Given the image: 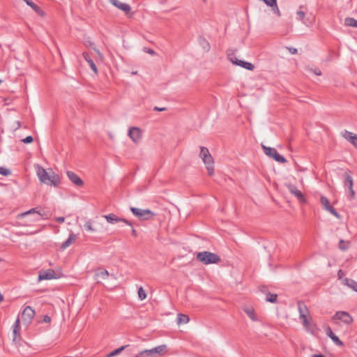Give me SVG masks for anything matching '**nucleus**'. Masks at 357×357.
<instances>
[{
	"mask_svg": "<svg viewBox=\"0 0 357 357\" xmlns=\"http://www.w3.org/2000/svg\"><path fill=\"white\" fill-rule=\"evenodd\" d=\"M199 157L205 164L208 175L213 176L214 174V160L206 147L200 146Z\"/></svg>",
	"mask_w": 357,
	"mask_h": 357,
	"instance_id": "obj_1",
	"label": "nucleus"
},
{
	"mask_svg": "<svg viewBox=\"0 0 357 357\" xmlns=\"http://www.w3.org/2000/svg\"><path fill=\"white\" fill-rule=\"evenodd\" d=\"M196 258L199 261L205 265L218 264L221 261L219 255L208 251L198 252Z\"/></svg>",
	"mask_w": 357,
	"mask_h": 357,
	"instance_id": "obj_2",
	"label": "nucleus"
},
{
	"mask_svg": "<svg viewBox=\"0 0 357 357\" xmlns=\"http://www.w3.org/2000/svg\"><path fill=\"white\" fill-rule=\"evenodd\" d=\"M167 351V345L162 344L151 349H145L140 351V356H144L145 357L161 356L165 355Z\"/></svg>",
	"mask_w": 357,
	"mask_h": 357,
	"instance_id": "obj_3",
	"label": "nucleus"
},
{
	"mask_svg": "<svg viewBox=\"0 0 357 357\" xmlns=\"http://www.w3.org/2000/svg\"><path fill=\"white\" fill-rule=\"evenodd\" d=\"M344 186L348 188L349 195L348 198L352 200L355 198V192L353 189L354 180L351 176V172L347 170L343 174Z\"/></svg>",
	"mask_w": 357,
	"mask_h": 357,
	"instance_id": "obj_4",
	"label": "nucleus"
},
{
	"mask_svg": "<svg viewBox=\"0 0 357 357\" xmlns=\"http://www.w3.org/2000/svg\"><path fill=\"white\" fill-rule=\"evenodd\" d=\"M132 214L140 220H149L155 216V213L149 209H141L135 207H130Z\"/></svg>",
	"mask_w": 357,
	"mask_h": 357,
	"instance_id": "obj_5",
	"label": "nucleus"
},
{
	"mask_svg": "<svg viewBox=\"0 0 357 357\" xmlns=\"http://www.w3.org/2000/svg\"><path fill=\"white\" fill-rule=\"evenodd\" d=\"M264 152L266 155L282 164H284L287 162V159L280 153L275 148L268 147L265 145H261Z\"/></svg>",
	"mask_w": 357,
	"mask_h": 357,
	"instance_id": "obj_6",
	"label": "nucleus"
},
{
	"mask_svg": "<svg viewBox=\"0 0 357 357\" xmlns=\"http://www.w3.org/2000/svg\"><path fill=\"white\" fill-rule=\"evenodd\" d=\"M333 320H340L343 323L346 324H351L354 319L347 312L344 311H338L333 316Z\"/></svg>",
	"mask_w": 357,
	"mask_h": 357,
	"instance_id": "obj_7",
	"label": "nucleus"
},
{
	"mask_svg": "<svg viewBox=\"0 0 357 357\" xmlns=\"http://www.w3.org/2000/svg\"><path fill=\"white\" fill-rule=\"evenodd\" d=\"M320 202L326 211L330 212L338 219L341 218V215L339 214V213L331 205L330 202L326 197L321 196L320 198Z\"/></svg>",
	"mask_w": 357,
	"mask_h": 357,
	"instance_id": "obj_8",
	"label": "nucleus"
},
{
	"mask_svg": "<svg viewBox=\"0 0 357 357\" xmlns=\"http://www.w3.org/2000/svg\"><path fill=\"white\" fill-rule=\"evenodd\" d=\"M107 222L109 224H116L120 222L126 223L127 225L132 226V223L127 219L119 218L114 213L103 215Z\"/></svg>",
	"mask_w": 357,
	"mask_h": 357,
	"instance_id": "obj_9",
	"label": "nucleus"
},
{
	"mask_svg": "<svg viewBox=\"0 0 357 357\" xmlns=\"http://www.w3.org/2000/svg\"><path fill=\"white\" fill-rule=\"evenodd\" d=\"M36 314L35 310L30 306H26L22 313V319L24 323L29 324Z\"/></svg>",
	"mask_w": 357,
	"mask_h": 357,
	"instance_id": "obj_10",
	"label": "nucleus"
},
{
	"mask_svg": "<svg viewBox=\"0 0 357 357\" xmlns=\"http://www.w3.org/2000/svg\"><path fill=\"white\" fill-rule=\"evenodd\" d=\"M58 277L55 271L53 269H47L46 271H41L38 275V280L41 281L43 280H52L56 279Z\"/></svg>",
	"mask_w": 357,
	"mask_h": 357,
	"instance_id": "obj_11",
	"label": "nucleus"
},
{
	"mask_svg": "<svg viewBox=\"0 0 357 357\" xmlns=\"http://www.w3.org/2000/svg\"><path fill=\"white\" fill-rule=\"evenodd\" d=\"M287 187L289 191L292 195H295V197H296V198L298 199V200L300 202H301V203L306 202V199H305L303 194L299 190H298L295 185H294L292 184H287Z\"/></svg>",
	"mask_w": 357,
	"mask_h": 357,
	"instance_id": "obj_12",
	"label": "nucleus"
},
{
	"mask_svg": "<svg viewBox=\"0 0 357 357\" xmlns=\"http://www.w3.org/2000/svg\"><path fill=\"white\" fill-rule=\"evenodd\" d=\"M128 136L134 142L137 143L142 138V130L137 127H132L128 130Z\"/></svg>",
	"mask_w": 357,
	"mask_h": 357,
	"instance_id": "obj_13",
	"label": "nucleus"
},
{
	"mask_svg": "<svg viewBox=\"0 0 357 357\" xmlns=\"http://www.w3.org/2000/svg\"><path fill=\"white\" fill-rule=\"evenodd\" d=\"M112 4L117 8L121 10L125 13L127 16H132L131 7L129 4L126 3H121L118 0H114Z\"/></svg>",
	"mask_w": 357,
	"mask_h": 357,
	"instance_id": "obj_14",
	"label": "nucleus"
},
{
	"mask_svg": "<svg viewBox=\"0 0 357 357\" xmlns=\"http://www.w3.org/2000/svg\"><path fill=\"white\" fill-rule=\"evenodd\" d=\"M68 178L70 181L76 186L81 187L84 185V182L82 178L75 172L68 171L66 172Z\"/></svg>",
	"mask_w": 357,
	"mask_h": 357,
	"instance_id": "obj_15",
	"label": "nucleus"
},
{
	"mask_svg": "<svg viewBox=\"0 0 357 357\" xmlns=\"http://www.w3.org/2000/svg\"><path fill=\"white\" fill-rule=\"evenodd\" d=\"M342 137L349 142L351 144L354 145L355 148L357 149V135L354 134L353 132L348 131L347 130H344L342 133Z\"/></svg>",
	"mask_w": 357,
	"mask_h": 357,
	"instance_id": "obj_16",
	"label": "nucleus"
},
{
	"mask_svg": "<svg viewBox=\"0 0 357 357\" xmlns=\"http://www.w3.org/2000/svg\"><path fill=\"white\" fill-rule=\"evenodd\" d=\"M20 321L19 317L15 320L13 325V341L15 342H19L20 341Z\"/></svg>",
	"mask_w": 357,
	"mask_h": 357,
	"instance_id": "obj_17",
	"label": "nucleus"
},
{
	"mask_svg": "<svg viewBox=\"0 0 357 357\" xmlns=\"http://www.w3.org/2000/svg\"><path fill=\"white\" fill-rule=\"evenodd\" d=\"M326 335L333 340V342L337 346L343 347L344 343L340 338L335 335L330 326H327L325 329Z\"/></svg>",
	"mask_w": 357,
	"mask_h": 357,
	"instance_id": "obj_18",
	"label": "nucleus"
},
{
	"mask_svg": "<svg viewBox=\"0 0 357 357\" xmlns=\"http://www.w3.org/2000/svg\"><path fill=\"white\" fill-rule=\"evenodd\" d=\"M297 305L299 312V318L307 317L310 314L309 310L303 301H298Z\"/></svg>",
	"mask_w": 357,
	"mask_h": 357,
	"instance_id": "obj_19",
	"label": "nucleus"
},
{
	"mask_svg": "<svg viewBox=\"0 0 357 357\" xmlns=\"http://www.w3.org/2000/svg\"><path fill=\"white\" fill-rule=\"evenodd\" d=\"M31 214L36 215V217L33 220V221L37 222V221L40 220L41 213L38 211L36 210V208H31L24 213H21L20 215H19V217L24 218V217H26V216H27L29 215H31Z\"/></svg>",
	"mask_w": 357,
	"mask_h": 357,
	"instance_id": "obj_20",
	"label": "nucleus"
},
{
	"mask_svg": "<svg viewBox=\"0 0 357 357\" xmlns=\"http://www.w3.org/2000/svg\"><path fill=\"white\" fill-rule=\"evenodd\" d=\"M38 176L40 179V181L42 183H47L50 174L43 167H39L37 171Z\"/></svg>",
	"mask_w": 357,
	"mask_h": 357,
	"instance_id": "obj_21",
	"label": "nucleus"
},
{
	"mask_svg": "<svg viewBox=\"0 0 357 357\" xmlns=\"http://www.w3.org/2000/svg\"><path fill=\"white\" fill-rule=\"evenodd\" d=\"M77 238V236L71 232L69 237L60 246V249L61 250H64L67 248H68Z\"/></svg>",
	"mask_w": 357,
	"mask_h": 357,
	"instance_id": "obj_22",
	"label": "nucleus"
},
{
	"mask_svg": "<svg viewBox=\"0 0 357 357\" xmlns=\"http://www.w3.org/2000/svg\"><path fill=\"white\" fill-rule=\"evenodd\" d=\"M28 6H29L38 15L44 16V11L36 5L32 0H23Z\"/></svg>",
	"mask_w": 357,
	"mask_h": 357,
	"instance_id": "obj_23",
	"label": "nucleus"
},
{
	"mask_svg": "<svg viewBox=\"0 0 357 357\" xmlns=\"http://www.w3.org/2000/svg\"><path fill=\"white\" fill-rule=\"evenodd\" d=\"M60 183V177L58 174L54 172H52V174H50L47 185L58 186Z\"/></svg>",
	"mask_w": 357,
	"mask_h": 357,
	"instance_id": "obj_24",
	"label": "nucleus"
},
{
	"mask_svg": "<svg viewBox=\"0 0 357 357\" xmlns=\"http://www.w3.org/2000/svg\"><path fill=\"white\" fill-rule=\"evenodd\" d=\"M342 283L349 287V288H351V289H353L354 291H356L357 292V282L352 280V279H350V278H345L344 279L342 280Z\"/></svg>",
	"mask_w": 357,
	"mask_h": 357,
	"instance_id": "obj_25",
	"label": "nucleus"
},
{
	"mask_svg": "<svg viewBox=\"0 0 357 357\" xmlns=\"http://www.w3.org/2000/svg\"><path fill=\"white\" fill-rule=\"evenodd\" d=\"M234 65L239 66L249 70H252L255 68V66L252 63L242 60L235 61Z\"/></svg>",
	"mask_w": 357,
	"mask_h": 357,
	"instance_id": "obj_26",
	"label": "nucleus"
},
{
	"mask_svg": "<svg viewBox=\"0 0 357 357\" xmlns=\"http://www.w3.org/2000/svg\"><path fill=\"white\" fill-rule=\"evenodd\" d=\"M82 56L84 58V59L88 62L93 71L96 73L98 72V68L93 61L89 56V54L87 52H83Z\"/></svg>",
	"mask_w": 357,
	"mask_h": 357,
	"instance_id": "obj_27",
	"label": "nucleus"
},
{
	"mask_svg": "<svg viewBox=\"0 0 357 357\" xmlns=\"http://www.w3.org/2000/svg\"><path fill=\"white\" fill-rule=\"evenodd\" d=\"M129 347V345H123L119 348H117L112 351V352L107 354L106 357H114L119 354H120L123 351Z\"/></svg>",
	"mask_w": 357,
	"mask_h": 357,
	"instance_id": "obj_28",
	"label": "nucleus"
},
{
	"mask_svg": "<svg viewBox=\"0 0 357 357\" xmlns=\"http://www.w3.org/2000/svg\"><path fill=\"white\" fill-rule=\"evenodd\" d=\"M244 312L252 321H256L258 320L253 308L247 307L244 309Z\"/></svg>",
	"mask_w": 357,
	"mask_h": 357,
	"instance_id": "obj_29",
	"label": "nucleus"
},
{
	"mask_svg": "<svg viewBox=\"0 0 357 357\" xmlns=\"http://www.w3.org/2000/svg\"><path fill=\"white\" fill-rule=\"evenodd\" d=\"M190 321L189 317L184 314H178L177 317V324H187Z\"/></svg>",
	"mask_w": 357,
	"mask_h": 357,
	"instance_id": "obj_30",
	"label": "nucleus"
},
{
	"mask_svg": "<svg viewBox=\"0 0 357 357\" xmlns=\"http://www.w3.org/2000/svg\"><path fill=\"white\" fill-rule=\"evenodd\" d=\"M344 24L347 26L357 28V20L353 17H347L344 20Z\"/></svg>",
	"mask_w": 357,
	"mask_h": 357,
	"instance_id": "obj_31",
	"label": "nucleus"
},
{
	"mask_svg": "<svg viewBox=\"0 0 357 357\" xmlns=\"http://www.w3.org/2000/svg\"><path fill=\"white\" fill-rule=\"evenodd\" d=\"M278 294L267 292L266 294V301L269 303H275L277 302Z\"/></svg>",
	"mask_w": 357,
	"mask_h": 357,
	"instance_id": "obj_32",
	"label": "nucleus"
},
{
	"mask_svg": "<svg viewBox=\"0 0 357 357\" xmlns=\"http://www.w3.org/2000/svg\"><path fill=\"white\" fill-rule=\"evenodd\" d=\"M95 276L96 278H100L103 280H105L109 276V273L107 270H100L99 271L96 272L95 274Z\"/></svg>",
	"mask_w": 357,
	"mask_h": 357,
	"instance_id": "obj_33",
	"label": "nucleus"
},
{
	"mask_svg": "<svg viewBox=\"0 0 357 357\" xmlns=\"http://www.w3.org/2000/svg\"><path fill=\"white\" fill-rule=\"evenodd\" d=\"M138 297L141 301L144 300L146 298V294L142 287H140L137 291Z\"/></svg>",
	"mask_w": 357,
	"mask_h": 357,
	"instance_id": "obj_34",
	"label": "nucleus"
},
{
	"mask_svg": "<svg viewBox=\"0 0 357 357\" xmlns=\"http://www.w3.org/2000/svg\"><path fill=\"white\" fill-rule=\"evenodd\" d=\"M92 223L91 220H88L84 225L85 229L87 231H95L96 229L93 227Z\"/></svg>",
	"mask_w": 357,
	"mask_h": 357,
	"instance_id": "obj_35",
	"label": "nucleus"
},
{
	"mask_svg": "<svg viewBox=\"0 0 357 357\" xmlns=\"http://www.w3.org/2000/svg\"><path fill=\"white\" fill-rule=\"evenodd\" d=\"M200 44L206 51H209L210 44L205 38H201Z\"/></svg>",
	"mask_w": 357,
	"mask_h": 357,
	"instance_id": "obj_36",
	"label": "nucleus"
},
{
	"mask_svg": "<svg viewBox=\"0 0 357 357\" xmlns=\"http://www.w3.org/2000/svg\"><path fill=\"white\" fill-rule=\"evenodd\" d=\"M227 58L228 59L233 63L234 64V62L235 61H240L239 59H238L235 55V53L234 52H231V53H228L227 54Z\"/></svg>",
	"mask_w": 357,
	"mask_h": 357,
	"instance_id": "obj_37",
	"label": "nucleus"
},
{
	"mask_svg": "<svg viewBox=\"0 0 357 357\" xmlns=\"http://www.w3.org/2000/svg\"><path fill=\"white\" fill-rule=\"evenodd\" d=\"M0 174L8 176L11 174V171L9 169L5 168L3 167H0Z\"/></svg>",
	"mask_w": 357,
	"mask_h": 357,
	"instance_id": "obj_38",
	"label": "nucleus"
},
{
	"mask_svg": "<svg viewBox=\"0 0 357 357\" xmlns=\"http://www.w3.org/2000/svg\"><path fill=\"white\" fill-rule=\"evenodd\" d=\"M301 8L302 7L300 6V10L297 11L296 14H297V19L298 20L303 21L305 16V13L304 11L301 10Z\"/></svg>",
	"mask_w": 357,
	"mask_h": 357,
	"instance_id": "obj_39",
	"label": "nucleus"
},
{
	"mask_svg": "<svg viewBox=\"0 0 357 357\" xmlns=\"http://www.w3.org/2000/svg\"><path fill=\"white\" fill-rule=\"evenodd\" d=\"M339 248L342 250H346L348 246L346 245V242L343 240H340L339 242Z\"/></svg>",
	"mask_w": 357,
	"mask_h": 357,
	"instance_id": "obj_40",
	"label": "nucleus"
},
{
	"mask_svg": "<svg viewBox=\"0 0 357 357\" xmlns=\"http://www.w3.org/2000/svg\"><path fill=\"white\" fill-rule=\"evenodd\" d=\"M33 138L31 135H29L22 139V142L24 144H30V143L33 142Z\"/></svg>",
	"mask_w": 357,
	"mask_h": 357,
	"instance_id": "obj_41",
	"label": "nucleus"
},
{
	"mask_svg": "<svg viewBox=\"0 0 357 357\" xmlns=\"http://www.w3.org/2000/svg\"><path fill=\"white\" fill-rule=\"evenodd\" d=\"M344 275L345 274H344V271L340 269L338 271V272H337V277H338L339 280H342L344 279L343 277H344Z\"/></svg>",
	"mask_w": 357,
	"mask_h": 357,
	"instance_id": "obj_42",
	"label": "nucleus"
},
{
	"mask_svg": "<svg viewBox=\"0 0 357 357\" xmlns=\"http://www.w3.org/2000/svg\"><path fill=\"white\" fill-rule=\"evenodd\" d=\"M287 48L288 49L289 52L291 54H297V52H298L297 49H296V48H295V47H287Z\"/></svg>",
	"mask_w": 357,
	"mask_h": 357,
	"instance_id": "obj_43",
	"label": "nucleus"
},
{
	"mask_svg": "<svg viewBox=\"0 0 357 357\" xmlns=\"http://www.w3.org/2000/svg\"><path fill=\"white\" fill-rule=\"evenodd\" d=\"M300 319L302 320L303 324L305 326H307L309 325V321H308V320L307 319V317H300Z\"/></svg>",
	"mask_w": 357,
	"mask_h": 357,
	"instance_id": "obj_44",
	"label": "nucleus"
},
{
	"mask_svg": "<svg viewBox=\"0 0 357 357\" xmlns=\"http://www.w3.org/2000/svg\"><path fill=\"white\" fill-rule=\"evenodd\" d=\"M51 321V318L49 315H45L43 317L42 322L44 323H50Z\"/></svg>",
	"mask_w": 357,
	"mask_h": 357,
	"instance_id": "obj_45",
	"label": "nucleus"
},
{
	"mask_svg": "<svg viewBox=\"0 0 357 357\" xmlns=\"http://www.w3.org/2000/svg\"><path fill=\"white\" fill-rule=\"evenodd\" d=\"M153 110L157 111V112H163V111H166L167 108L166 107H159L155 106V107H154Z\"/></svg>",
	"mask_w": 357,
	"mask_h": 357,
	"instance_id": "obj_46",
	"label": "nucleus"
},
{
	"mask_svg": "<svg viewBox=\"0 0 357 357\" xmlns=\"http://www.w3.org/2000/svg\"><path fill=\"white\" fill-rule=\"evenodd\" d=\"M144 51L151 55H155V52H154V50H153L152 49H149V48H145L144 49Z\"/></svg>",
	"mask_w": 357,
	"mask_h": 357,
	"instance_id": "obj_47",
	"label": "nucleus"
},
{
	"mask_svg": "<svg viewBox=\"0 0 357 357\" xmlns=\"http://www.w3.org/2000/svg\"><path fill=\"white\" fill-rule=\"evenodd\" d=\"M56 221L58 223H62L65 221V218L64 217H58L56 218Z\"/></svg>",
	"mask_w": 357,
	"mask_h": 357,
	"instance_id": "obj_48",
	"label": "nucleus"
},
{
	"mask_svg": "<svg viewBox=\"0 0 357 357\" xmlns=\"http://www.w3.org/2000/svg\"><path fill=\"white\" fill-rule=\"evenodd\" d=\"M132 227V235L134 236V237H137V231L134 229L133 227V225L132 226H130Z\"/></svg>",
	"mask_w": 357,
	"mask_h": 357,
	"instance_id": "obj_49",
	"label": "nucleus"
},
{
	"mask_svg": "<svg viewBox=\"0 0 357 357\" xmlns=\"http://www.w3.org/2000/svg\"><path fill=\"white\" fill-rule=\"evenodd\" d=\"M314 73L315 75H321V70H319V69H315V70H314Z\"/></svg>",
	"mask_w": 357,
	"mask_h": 357,
	"instance_id": "obj_50",
	"label": "nucleus"
},
{
	"mask_svg": "<svg viewBox=\"0 0 357 357\" xmlns=\"http://www.w3.org/2000/svg\"><path fill=\"white\" fill-rule=\"evenodd\" d=\"M312 357H325V356L323 354H314L312 356Z\"/></svg>",
	"mask_w": 357,
	"mask_h": 357,
	"instance_id": "obj_51",
	"label": "nucleus"
},
{
	"mask_svg": "<svg viewBox=\"0 0 357 357\" xmlns=\"http://www.w3.org/2000/svg\"><path fill=\"white\" fill-rule=\"evenodd\" d=\"M16 123H17V127L16 128V129H18V128H20V126H21V123H20V121H17Z\"/></svg>",
	"mask_w": 357,
	"mask_h": 357,
	"instance_id": "obj_52",
	"label": "nucleus"
},
{
	"mask_svg": "<svg viewBox=\"0 0 357 357\" xmlns=\"http://www.w3.org/2000/svg\"><path fill=\"white\" fill-rule=\"evenodd\" d=\"M3 295L0 293V303L3 301Z\"/></svg>",
	"mask_w": 357,
	"mask_h": 357,
	"instance_id": "obj_53",
	"label": "nucleus"
},
{
	"mask_svg": "<svg viewBox=\"0 0 357 357\" xmlns=\"http://www.w3.org/2000/svg\"><path fill=\"white\" fill-rule=\"evenodd\" d=\"M135 357H145L144 356H140V352Z\"/></svg>",
	"mask_w": 357,
	"mask_h": 357,
	"instance_id": "obj_54",
	"label": "nucleus"
},
{
	"mask_svg": "<svg viewBox=\"0 0 357 357\" xmlns=\"http://www.w3.org/2000/svg\"><path fill=\"white\" fill-rule=\"evenodd\" d=\"M114 0H109L110 3H112Z\"/></svg>",
	"mask_w": 357,
	"mask_h": 357,
	"instance_id": "obj_55",
	"label": "nucleus"
},
{
	"mask_svg": "<svg viewBox=\"0 0 357 357\" xmlns=\"http://www.w3.org/2000/svg\"><path fill=\"white\" fill-rule=\"evenodd\" d=\"M1 83V80L0 79V84Z\"/></svg>",
	"mask_w": 357,
	"mask_h": 357,
	"instance_id": "obj_56",
	"label": "nucleus"
},
{
	"mask_svg": "<svg viewBox=\"0 0 357 357\" xmlns=\"http://www.w3.org/2000/svg\"><path fill=\"white\" fill-rule=\"evenodd\" d=\"M2 261V259H0V261Z\"/></svg>",
	"mask_w": 357,
	"mask_h": 357,
	"instance_id": "obj_57",
	"label": "nucleus"
}]
</instances>
